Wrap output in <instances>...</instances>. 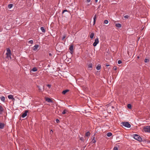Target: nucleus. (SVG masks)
<instances>
[{
	"label": "nucleus",
	"instance_id": "obj_31",
	"mask_svg": "<svg viewBox=\"0 0 150 150\" xmlns=\"http://www.w3.org/2000/svg\"><path fill=\"white\" fill-rule=\"evenodd\" d=\"M66 37V36L65 35H63L62 38V40H63Z\"/></svg>",
	"mask_w": 150,
	"mask_h": 150
},
{
	"label": "nucleus",
	"instance_id": "obj_11",
	"mask_svg": "<svg viewBox=\"0 0 150 150\" xmlns=\"http://www.w3.org/2000/svg\"><path fill=\"white\" fill-rule=\"evenodd\" d=\"M115 25L116 27H118V28H121L122 26L121 24L119 23H116L115 24Z\"/></svg>",
	"mask_w": 150,
	"mask_h": 150
},
{
	"label": "nucleus",
	"instance_id": "obj_37",
	"mask_svg": "<svg viewBox=\"0 0 150 150\" xmlns=\"http://www.w3.org/2000/svg\"><path fill=\"white\" fill-rule=\"evenodd\" d=\"M56 121L57 123H58L59 122V120L58 119H57L56 120Z\"/></svg>",
	"mask_w": 150,
	"mask_h": 150
},
{
	"label": "nucleus",
	"instance_id": "obj_39",
	"mask_svg": "<svg viewBox=\"0 0 150 150\" xmlns=\"http://www.w3.org/2000/svg\"><path fill=\"white\" fill-rule=\"evenodd\" d=\"M67 11H67V10H64L63 11V12H62V13H64V12H67Z\"/></svg>",
	"mask_w": 150,
	"mask_h": 150
},
{
	"label": "nucleus",
	"instance_id": "obj_28",
	"mask_svg": "<svg viewBox=\"0 0 150 150\" xmlns=\"http://www.w3.org/2000/svg\"><path fill=\"white\" fill-rule=\"evenodd\" d=\"M88 68H92V64H90L88 65Z\"/></svg>",
	"mask_w": 150,
	"mask_h": 150
},
{
	"label": "nucleus",
	"instance_id": "obj_44",
	"mask_svg": "<svg viewBox=\"0 0 150 150\" xmlns=\"http://www.w3.org/2000/svg\"><path fill=\"white\" fill-rule=\"evenodd\" d=\"M96 2H97L98 1V0H95Z\"/></svg>",
	"mask_w": 150,
	"mask_h": 150
},
{
	"label": "nucleus",
	"instance_id": "obj_2",
	"mask_svg": "<svg viewBox=\"0 0 150 150\" xmlns=\"http://www.w3.org/2000/svg\"><path fill=\"white\" fill-rule=\"evenodd\" d=\"M7 52L6 53V57L8 58H10L11 59V51L10 49L8 48L7 49Z\"/></svg>",
	"mask_w": 150,
	"mask_h": 150
},
{
	"label": "nucleus",
	"instance_id": "obj_46",
	"mask_svg": "<svg viewBox=\"0 0 150 150\" xmlns=\"http://www.w3.org/2000/svg\"><path fill=\"white\" fill-rule=\"evenodd\" d=\"M53 132V131H52V130H51L50 132Z\"/></svg>",
	"mask_w": 150,
	"mask_h": 150
},
{
	"label": "nucleus",
	"instance_id": "obj_23",
	"mask_svg": "<svg viewBox=\"0 0 150 150\" xmlns=\"http://www.w3.org/2000/svg\"><path fill=\"white\" fill-rule=\"evenodd\" d=\"M112 134L111 133L108 132L107 134V136L108 137H110L112 135Z\"/></svg>",
	"mask_w": 150,
	"mask_h": 150
},
{
	"label": "nucleus",
	"instance_id": "obj_1",
	"mask_svg": "<svg viewBox=\"0 0 150 150\" xmlns=\"http://www.w3.org/2000/svg\"><path fill=\"white\" fill-rule=\"evenodd\" d=\"M133 137L136 140L140 142L142 141V139L140 136L137 134H134L132 135Z\"/></svg>",
	"mask_w": 150,
	"mask_h": 150
},
{
	"label": "nucleus",
	"instance_id": "obj_18",
	"mask_svg": "<svg viewBox=\"0 0 150 150\" xmlns=\"http://www.w3.org/2000/svg\"><path fill=\"white\" fill-rule=\"evenodd\" d=\"M40 29L42 31L43 33H45V30L44 29V28L43 27H41L40 28Z\"/></svg>",
	"mask_w": 150,
	"mask_h": 150
},
{
	"label": "nucleus",
	"instance_id": "obj_15",
	"mask_svg": "<svg viewBox=\"0 0 150 150\" xmlns=\"http://www.w3.org/2000/svg\"><path fill=\"white\" fill-rule=\"evenodd\" d=\"M96 15H95L94 17H93V25H94L95 24L96 21Z\"/></svg>",
	"mask_w": 150,
	"mask_h": 150
},
{
	"label": "nucleus",
	"instance_id": "obj_12",
	"mask_svg": "<svg viewBox=\"0 0 150 150\" xmlns=\"http://www.w3.org/2000/svg\"><path fill=\"white\" fill-rule=\"evenodd\" d=\"M8 99H14L13 98V95H10L8 96Z\"/></svg>",
	"mask_w": 150,
	"mask_h": 150
},
{
	"label": "nucleus",
	"instance_id": "obj_29",
	"mask_svg": "<svg viewBox=\"0 0 150 150\" xmlns=\"http://www.w3.org/2000/svg\"><path fill=\"white\" fill-rule=\"evenodd\" d=\"M33 40H30L29 41L28 43L30 44H33Z\"/></svg>",
	"mask_w": 150,
	"mask_h": 150
},
{
	"label": "nucleus",
	"instance_id": "obj_4",
	"mask_svg": "<svg viewBox=\"0 0 150 150\" xmlns=\"http://www.w3.org/2000/svg\"><path fill=\"white\" fill-rule=\"evenodd\" d=\"M144 130L145 132L150 133V126H147L144 127Z\"/></svg>",
	"mask_w": 150,
	"mask_h": 150
},
{
	"label": "nucleus",
	"instance_id": "obj_19",
	"mask_svg": "<svg viewBox=\"0 0 150 150\" xmlns=\"http://www.w3.org/2000/svg\"><path fill=\"white\" fill-rule=\"evenodd\" d=\"M69 90H66L63 91L62 92V93L63 94H65Z\"/></svg>",
	"mask_w": 150,
	"mask_h": 150
},
{
	"label": "nucleus",
	"instance_id": "obj_7",
	"mask_svg": "<svg viewBox=\"0 0 150 150\" xmlns=\"http://www.w3.org/2000/svg\"><path fill=\"white\" fill-rule=\"evenodd\" d=\"M28 111L27 110H26L25 112L22 114V117L23 118L25 117L27 115V113Z\"/></svg>",
	"mask_w": 150,
	"mask_h": 150
},
{
	"label": "nucleus",
	"instance_id": "obj_30",
	"mask_svg": "<svg viewBox=\"0 0 150 150\" xmlns=\"http://www.w3.org/2000/svg\"><path fill=\"white\" fill-rule=\"evenodd\" d=\"M108 23V21L107 20H105L104 21V23L105 24H107Z\"/></svg>",
	"mask_w": 150,
	"mask_h": 150
},
{
	"label": "nucleus",
	"instance_id": "obj_6",
	"mask_svg": "<svg viewBox=\"0 0 150 150\" xmlns=\"http://www.w3.org/2000/svg\"><path fill=\"white\" fill-rule=\"evenodd\" d=\"M39 46L38 45H35L33 47V50L34 51H36L38 49Z\"/></svg>",
	"mask_w": 150,
	"mask_h": 150
},
{
	"label": "nucleus",
	"instance_id": "obj_21",
	"mask_svg": "<svg viewBox=\"0 0 150 150\" xmlns=\"http://www.w3.org/2000/svg\"><path fill=\"white\" fill-rule=\"evenodd\" d=\"M46 100L48 102H51V103L52 102V101L51 100L50 98H47L46 99Z\"/></svg>",
	"mask_w": 150,
	"mask_h": 150
},
{
	"label": "nucleus",
	"instance_id": "obj_25",
	"mask_svg": "<svg viewBox=\"0 0 150 150\" xmlns=\"http://www.w3.org/2000/svg\"><path fill=\"white\" fill-rule=\"evenodd\" d=\"M37 87H38V89L40 91H42V88L40 87V86H37Z\"/></svg>",
	"mask_w": 150,
	"mask_h": 150
},
{
	"label": "nucleus",
	"instance_id": "obj_17",
	"mask_svg": "<svg viewBox=\"0 0 150 150\" xmlns=\"http://www.w3.org/2000/svg\"><path fill=\"white\" fill-rule=\"evenodd\" d=\"M90 132H88L86 133L85 134V136L89 137L90 135Z\"/></svg>",
	"mask_w": 150,
	"mask_h": 150
},
{
	"label": "nucleus",
	"instance_id": "obj_40",
	"mask_svg": "<svg viewBox=\"0 0 150 150\" xmlns=\"http://www.w3.org/2000/svg\"><path fill=\"white\" fill-rule=\"evenodd\" d=\"M113 69L115 70H116L117 69V67H113Z\"/></svg>",
	"mask_w": 150,
	"mask_h": 150
},
{
	"label": "nucleus",
	"instance_id": "obj_10",
	"mask_svg": "<svg viewBox=\"0 0 150 150\" xmlns=\"http://www.w3.org/2000/svg\"><path fill=\"white\" fill-rule=\"evenodd\" d=\"M73 45L70 46L69 49L71 52H73Z\"/></svg>",
	"mask_w": 150,
	"mask_h": 150
},
{
	"label": "nucleus",
	"instance_id": "obj_24",
	"mask_svg": "<svg viewBox=\"0 0 150 150\" xmlns=\"http://www.w3.org/2000/svg\"><path fill=\"white\" fill-rule=\"evenodd\" d=\"M1 99L2 101H4L5 100V98L4 96H2L1 98Z\"/></svg>",
	"mask_w": 150,
	"mask_h": 150
},
{
	"label": "nucleus",
	"instance_id": "obj_32",
	"mask_svg": "<svg viewBox=\"0 0 150 150\" xmlns=\"http://www.w3.org/2000/svg\"><path fill=\"white\" fill-rule=\"evenodd\" d=\"M149 61L148 59H144V62H145V63H146L148 62Z\"/></svg>",
	"mask_w": 150,
	"mask_h": 150
},
{
	"label": "nucleus",
	"instance_id": "obj_3",
	"mask_svg": "<svg viewBox=\"0 0 150 150\" xmlns=\"http://www.w3.org/2000/svg\"><path fill=\"white\" fill-rule=\"evenodd\" d=\"M121 124L125 127L127 128H130L131 127V125L128 122H123Z\"/></svg>",
	"mask_w": 150,
	"mask_h": 150
},
{
	"label": "nucleus",
	"instance_id": "obj_41",
	"mask_svg": "<svg viewBox=\"0 0 150 150\" xmlns=\"http://www.w3.org/2000/svg\"><path fill=\"white\" fill-rule=\"evenodd\" d=\"M91 1V0H87V2H90Z\"/></svg>",
	"mask_w": 150,
	"mask_h": 150
},
{
	"label": "nucleus",
	"instance_id": "obj_16",
	"mask_svg": "<svg viewBox=\"0 0 150 150\" xmlns=\"http://www.w3.org/2000/svg\"><path fill=\"white\" fill-rule=\"evenodd\" d=\"M101 68V66L100 64H98L97 66L96 69L97 70H99Z\"/></svg>",
	"mask_w": 150,
	"mask_h": 150
},
{
	"label": "nucleus",
	"instance_id": "obj_42",
	"mask_svg": "<svg viewBox=\"0 0 150 150\" xmlns=\"http://www.w3.org/2000/svg\"><path fill=\"white\" fill-rule=\"evenodd\" d=\"M109 66H110V65L109 64H106V67H109Z\"/></svg>",
	"mask_w": 150,
	"mask_h": 150
},
{
	"label": "nucleus",
	"instance_id": "obj_43",
	"mask_svg": "<svg viewBox=\"0 0 150 150\" xmlns=\"http://www.w3.org/2000/svg\"><path fill=\"white\" fill-rule=\"evenodd\" d=\"M49 55L50 56H52V54L51 53H49Z\"/></svg>",
	"mask_w": 150,
	"mask_h": 150
},
{
	"label": "nucleus",
	"instance_id": "obj_26",
	"mask_svg": "<svg viewBox=\"0 0 150 150\" xmlns=\"http://www.w3.org/2000/svg\"><path fill=\"white\" fill-rule=\"evenodd\" d=\"M127 107L128 108L131 109L132 108V105L131 104H129L127 105Z\"/></svg>",
	"mask_w": 150,
	"mask_h": 150
},
{
	"label": "nucleus",
	"instance_id": "obj_34",
	"mask_svg": "<svg viewBox=\"0 0 150 150\" xmlns=\"http://www.w3.org/2000/svg\"><path fill=\"white\" fill-rule=\"evenodd\" d=\"M122 63V61L120 60H119L118 61V63L119 64H120Z\"/></svg>",
	"mask_w": 150,
	"mask_h": 150
},
{
	"label": "nucleus",
	"instance_id": "obj_36",
	"mask_svg": "<svg viewBox=\"0 0 150 150\" xmlns=\"http://www.w3.org/2000/svg\"><path fill=\"white\" fill-rule=\"evenodd\" d=\"M80 140H81V141H83V137H80Z\"/></svg>",
	"mask_w": 150,
	"mask_h": 150
},
{
	"label": "nucleus",
	"instance_id": "obj_47",
	"mask_svg": "<svg viewBox=\"0 0 150 150\" xmlns=\"http://www.w3.org/2000/svg\"><path fill=\"white\" fill-rule=\"evenodd\" d=\"M112 108H114V107L113 106H112Z\"/></svg>",
	"mask_w": 150,
	"mask_h": 150
},
{
	"label": "nucleus",
	"instance_id": "obj_22",
	"mask_svg": "<svg viewBox=\"0 0 150 150\" xmlns=\"http://www.w3.org/2000/svg\"><path fill=\"white\" fill-rule=\"evenodd\" d=\"M13 4H10L8 5V8H11L13 6Z\"/></svg>",
	"mask_w": 150,
	"mask_h": 150
},
{
	"label": "nucleus",
	"instance_id": "obj_45",
	"mask_svg": "<svg viewBox=\"0 0 150 150\" xmlns=\"http://www.w3.org/2000/svg\"><path fill=\"white\" fill-rule=\"evenodd\" d=\"M137 58L139 59V57L138 56H137Z\"/></svg>",
	"mask_w": 150,
	"mask_h": 150
},
{
	"label": "nucleus",
	"instance_id": "obj_14",
	"mask_svg": "<svg viewBox=\"0 0 150 150\" xmlns=\"http://www.w3.org/2000/svg\"><path fill=\"white\" fill-rule=\"evenodd\" d=\"M3 111V109L1 106L0 105V114H1L2 113Z\"/></svg>",
	"mask_w": 150,
	"mask_h": 150
},
{
	"label": "nucleus",
	"instance_id": "obj_13",
	"mask_svg": "<svg viewBox=\"0 0 150 150\" xmlns=\"http://www.w3.org/2000/svg\"><path fill=\"white\" fill-rule=\"evenodd\" d=\"M38 69L36 67H34L33 69H32L30 71L32 72H35L37 71Z\"/></svg>",
	"mask_w": 150,
	"mask_h": 150
},
{
	"label": "nucleus",
	"instance_id": "obj_5",
	"mask_svg": "<svg viewBox=\"0 0 150 150\" xmlns=\"http://www.w3.org/2000/svg\"><path fill=\"white\" fill-rule=\"evenodd\" d=\"M99 43V40L98 38H96L94 42L93 43V45L95 47Z\"/></svg>",
	"mask_w": 150,
	"mask_h": 150
},
{
	"label": "nucleus",
	"instance_id": "obj_20",
	"mask_svg": "<svg viewBox=\"0 0 150 150\" xmlns=\"http://www.w3.org/2000/svg\"><path fill=\"white\" fill-rule=\"evenodd\" d=\"M94 33H91L90 35V38L91 39L93 38V37L94 36Z\"/></svg>",
	"mask_w": 150,
	"mask_h": 150
},
{
	"label": "nucleus",
	"instance_id": "obj_8",
	"mask_svg": "<svg viewBox=\"0 0 150 150\" xmlns=\"http://www.w3.org/2000/svg\"><path fill=\"white\" fill-rule=\"evenodd\" d=\"M95 137H94V135L93 136L91 137V139H92L91 142H92V143H94L96 142V141L95 139Z\"/></svg>",
	"mask_w": 150,
	"mask_h": 150
},
{
	"label": "nucleus",
	"instance_id": "obj_38",
	"mask_svg": "<svg viewBox=\"0 0 150 150\" xmlns=\"http://www.w3.org/2000/svg\"><path fill=\"white\" fill-rule=\"evenodd\" d=\"M47 86L49 88H50L51 87V85L50 84H48L47 85Z\"/></svg>",
	"mask_w": 150,
	"mask_h": 150
},
{
	"label": "nucleus",
	"instance_id": "obj_35",
	"mask_svg": "<svg viewBox=\"0 0 150 150\" xmlns=\"http://www.w3.org/2000/svg\"><path fill=\"white\" fill-rule=\"evenodd\" d=\"M129 17V16L128 15H126L124 16V17L125 18H128Z\"/></svg>",
	"mask_w": 150,
	"mask_h": 150
},
{
	"label": "nucleus",
	"instance_id": "obj_33",
	"mask_svg": "<svg viewBox=\"0 0 150 150\" xmlns=\"http://www.w3.org/2000/svg\"><path fill=\"white\" fill-rule=\"evenodd\" d=\"M113 150H118V149L117 147L115 146Z\"/></svg>",
	"mask_w": 150,
	"mask_h": 150
},
{
	"label": "nucleus",
	"instance_id": "obj_9",
	"mask_svg": "<svg viewBox=\"0 0 150 150\" xmlns=\"http://www.w3.org/2000/svg\"><path fill=\"white\" fill-rule=\"evenodd\" d=\"M4 123L2 122H0V128L2 129L4 128Z\"/></svg>",
	"mask_w": 150,
	"mask_h": 150
},
{
	"label": "nucleus",
	"instance_id": "obj_27",
	"mask_svg": "<svg viewBox=\"0 0 150 150\" xmlns=\"http://www.w3.org/2000/svg\"><path fill=\"white\" fill-rule=\"evenodd\" d=\"M67 112V110H64L62 112V113L63 114H65Z\"/></svg>",
	"mask_w": 150,
	"mask_h": 150
}]
</instances>
